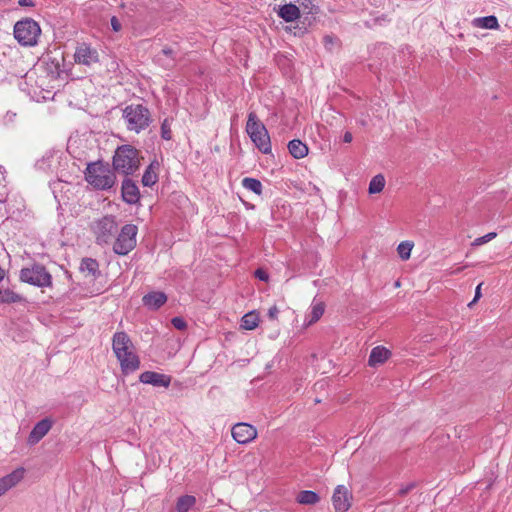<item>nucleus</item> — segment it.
<instances>
[{"mask_svg":"<svg viewBox=\"0 0 512 512\" xmlns=\"http://www.w3.org/2000/svg\"><path fill=\"white\" fill-rule=\"evenodd\" d=\"M112 350L119 361L122 374L128 375L140 368L135 346L125 332H116L113 335Z\"/></svg>","mask_w":512,"mask_h":512,"instance_id":"nucleus-1","label":"nucleus"},{"mask_svg":"<svg viewBox=\"0 0 512 512\" xmlns=\"http://www.w3.org/2000/svg\"><path fill=\"white\" fill-rule=\"evenodd\" d=\"M140 166L139 151L131 145H122L113 157L114 169L124 175L133 174Z\"/></svg>","mask_w":512,"mask_h":512,"instance_id":"nucleus-2","label":"nucleus"},{"mask_svg":"<svg viewBox=\"0 0 512 512\" xmlns=\"http://www.w3.org/2000/svg\"><path fill=\"white\" fill-rule=\"evenodd\" d=\"M85 179L95 188L107 190L115 184L116 176L108 166L102 163H91L86 168Z\"/></svg>","mask_w":512,"mask_h":512,"instance_id":"nucleus-3","label":"nucleus"},{"mask_svg":"<svg viewBox=\"0 0 512 512\" xmlns=\"http://www.w3.org/2000/svg\"><path fill=\"white\" fill-rule=\"evenodd\" d=\"M123 119L127 129L138 134L150 125L151 114L145 106L131 104L123 110Z\"/></svg>","mask_w":512,"mask_h":512,"instance_id":"nucleus-4","label":"nucleus"},{"mask_svg":"<svg viewBox=\"0 0 512 512\" xmlns=\"http://www.w3.org/2000/svg\"><path fill=\"white\" fill-rule=\"evenodd\" d=\"M13 34L20 45L31 47L38 43L41 28L37 21L26 17L15 23Z\"/></svg>","mask_w":512,"mask_h":512,"instance_id":"nucleus-5","label":"nucleus"},{"mask_svg":"<svg viewBox=\"0 0 512 512\" xmlns=\"http://www.w3.org/2000/svg\"><path fill=\"white\" fill-rule=\"evenodd\" d=\"M246 132L262 153L268 154L271 152V141L268 131L255 112H250L248 115Z\"/></svg>","mask_w":512,"mask_h":512,"instance_id":"nucleus-6","label":"nucleus"},{"mask_svg":"<svg viewBox=\"0 0 512 512\" xmlns=\"http://www.w3.org/2000/svg\"><path fill=\"white\" fill-rule=\"evenodd\" d=\"M19 278L22 282L40 288L52 286L51 274L47 271L45 266L39 263H34L29 267L22 268L20 270Z\"/></svg>","mask_w":512,"mask_h":512,"instance_id":"nucleus-7","label":"nucleus"},{"mask_svg":"<svg viewBox=\"0 0 512 512\" xmlns=\"http://www.w3.org/2000/svg\"><path fill=\"white\" fill-rule=\"evenodd\" d=\"M92 232L96 237V242L100 245L108 244L118 230L114 216H104L93 222Z\"/></svg>","mask_w":512,"mask_h":512,"instance_id":"nucleus-8","label":"nucleus"},{"mask_svg":"<svg viewBox=\"0 0 512 512\" xmlns=\"http://www.w3.org/2000/svg\"><path fill=\"white\" fill-rule=\"evenodd\" d=\"M137 227L133 224H126L122 227L116 238L113 250L118 255H126L136 246Z\"/></svg>","mask_w":512,"mask_h":512,"instance_id":"nucleus-9","label":"nucleus"},{"mask_svg":"<svg viewBox=\"0 0 512 512\" xmlns=\"http://www.w3.org/2000/svg\"><path fill=\"white\" fill-rule=\"evenodd\" d=\"M74 60L77 64L92 66L99 62V53L87 43H80L76 47Z\"/></svg>","mask_w":512,"mask_h":512,"instance_id":"nucleus-10","label":"nucleus"},{"mask_svg":"<svg viewBox=\"0 0 512 512\" xmlns=\"http://www.w3.org/2000/svg\"><path fill=\"white\" fill-rule=\"evenodd\" d=\"M232 437L239 444H247L257 437V430L248 423H237L232 428Z\"/></svg>","mask_w":512,"mask_h":512,"instance_id":"nucleus-11","label":"nucleus"},{"mask_svg":"<svg viewBox=\"0 0 512 512\" xmlns=\"http://www.w3.org/2000/svg\"><path fill=\"white\" fill-rule=\"evenodd\" d=\"M332 502L336 512H346L351 506L348 489L343 485L337 486L332 496Z\"/></svg>","mask_w":512,"mask_h":512,"instance_id":"nucleus-12","label":"nucleus"},{"mask_svg":"<svg viewBox=\"0 0 512 512\" xmlns=\"http://www.w3.org/2000/svg\"><path fill=\"white\" fill-rule=\"evenodd\" d=\"M140 382L150 384L155 387L167 388L171 383V377L154 371H145L139 377Z\"/></svg>","mask_w":512,"mask_h":512,"instance_id":"nucleus-13","label":"nucleus"},{"mask_svg":"<svg viewBox=\"0 0 512 512\" xmlns=\"http://www.w3.org/2000/svg\"><path fill=\"white\" fill-rule=\"evenodd\" d=\"M53 422L49 418H44L33 427L29 436L28 443L37 444L52 428Z\"/></svg>","mask_w":512,"mask_h":512,"instance_id":"nucleus-14","label":"nucleus"},{"mask_svg":"<svg viewBox=\"0 0 512 512\" xmlns=\"http://www.w3.org/2000/svg\"><path fill=\"white\" fill-rule=\"evenodd\" d=\"M24 472L25 471L23 468H18L10 474L2 477L0 479V496L5 494L9 489L16 486L23 479Z\"/></svg>","mask_w":512,"mask_h":512,"instance_id":"nucleus-15","label":"nucleus"},{"mask_svg":"<svg viewBox=\"0 0 512 512\" xmlns=\"http://www.w3.org/2000/svg\"><path fill=\"white\" fill-rule=\"evenodd\" d=\"M122 197L123 200L129 204H134L139 200V190L136 184L130 180L125 179L122 183Z\"/></svg>","mask_w":512,"mask_h":512,"instance_id":"nucleus-16","label":"nucleus"},{"mask_svg":"<svg viewBox=\"0 0 512 512\" xmlns=\"http://www.w3.org/2000/svg\"><path fill=\"white\" fill-rule=\"evenodd\" d=\"M160 163L157 160H153L146 168L142 176V184L147 187L153 186L158 181V171Z\"/></svg>","mask_w":512,"mask_h":512,"instance_id":"nucleus-17","label":"nucleus"},{"mask_svg":"<svg viewBox=\"0 0 512 512\" xmlns=\"http://www.w3.org/2000/svg\"><path fill=\"white\" fill-rule=\"evenodd\" d=\"M142 301L146 307L158 309L167 301V296L163 292H151L146 294Z\"/></svg>","mask_w":512,"mask_h":512,"instance_id":"nucleus-18","label":"nucleus"},{"mask_svg":"<svg viewBox=\"0 0 512 512\" xmlns=\"http://www.w3.org/2000/svg\"><path fill=\"white\" fill-rule=\"evenodd\" d=\"M278 15L286 22H293L300 17V10L294 4H285L279 8Z\"/></svg>","mask_w":512,"mask_h":512,"instance_id":"nucleus-19","label":"nucleus"},{"mask_svg":"<svg viewBox=\"0 0 512 512\" xmlns=\"http://www.w3.org/2000/svg\"><path fill=\"white\" fill-rule=\"evenodd\" d=\"M81 272L91 279H95L99 275V265L95 259L84 258L80 265Z\"/></svg>","mask_w":512,"mask_h":512,"instance_id":"nucleus-20","label":"nucleus"},{"mask_svg":"<svg viewBox=\"0 0 512 512\" xmlns=\"http://www.w3.org/2000/svg\"><path fill=\"white\" fill-rule=\"evenodd\" d=\"M390 355L389 350L382 346H377L372 349L368 363L370 366H377L379 364L384 363Z\"/></svg>","mask_w":512,"mask_h":512,"instance_id":"nucleus-21","label":"nucleus"},{"mask_svg":"<svg viewBox=\"0 0 512 512\" xmlns=\"http://www.w3.org/2000/svg\"><path fill=\"white\" fill-rule=\"evenodd\" d=\"M63 60V56L60 57H52L47 56L44 60V63L46 65V69L51 74L52 77L58 78L60 77V74L62 72L61 69V61Z\"/></svg>","mask_w":512,"mask_h":512,"instance_id":"nucleus-22","label":"nucleus"},{"mask_svg":"<svg viewBox=\"0 0 512 512\" xmlns=\"http://www.w3.org/2000/svg\"><path fill=\"white\" fill-rule=\"evenodd\" d=\"M174 55L175 51L171 47H164L156 56L158 63L165 68H171L174 66Z\"/></svg>","mask_w":512,"mask_h":512,"instance_id":"nucleus-23","label":"nucleus"},{"mask_svg":"<svg viewBox=\"0 0 512 512\" xmlns=\"http://www.w3.org/2000/svg\"><path fill=\"white\" fill-rule=\"evenodd\" d=\"M288 149L290 154L296 159H301L308 154V147L306 144L297 139L289 142Z\"/></svg>","mask_w":512,"mask_h":512,"instance_id":"nucleus-24","label":"nucleus"},{"mask_svg":"<svg viewBox=\"0 0 512 512\" xmlns=\"http://www.w3.org/2000/svg\"><path fill=\"white\" fill-rule=\"evenodd\" d=\"M472 23H473L474 27L482 28V29H498L499 28L498 20L493 15L475 18Z\"/></svg>","mask_w":512,"mask_h":512,"instance_id":"nucleus-25","label":"nucleus"},{"mask_svg":"<svg viewBox=\"0 0 512 512\" xmlns=\"http://www.w3.org/2000/svg\"><path fill=\"white\" fill-rule=\"evenodd\" d=\"M196 504V498L192 495L180 496L175 505L176 512H188Z\"/></svg>","mask_w":512,"mask_h":512,"instance_id":"nucleus-26","label":"nucleus"},{"mask_svg":"<svg viewBox=\"0 0 512 512\" xmlns=\"http://www.w3.org/2000/svg\"><path fill=\"white\" fill-rule=\"evenodd\" d=\"M297 502L303 505H314L319 502L318 494L311 490H304L298 493Z\"/></svg>","mask_w":512,"mask_h":512,"instance_id":"nucleus-27","label":"nucleus"},{"mask_svg":"<svg viewBox=\"0 0 512 512\" xmlns=\"http://www.w3.org/2000/svg\"><path fill=\"white\" fill-rule=\"evenodd\" d=\"M259 316L255 312H249L242 317L241 327L245 330H253L258 326Z\"/></svg>","mask_w":512,"mask_h":512,"instance_id":"nucleus-28","label":"nucleus"},{"mask_svg":"<svg viewBox=\"0 0 512 512\" xmlns=\"http://www.w3.org/2000/svg\"><path fill=\"white\" fill-rule=\"evenodd\" d=\"M324 313V304L321 302L313 303L311 306V311L309 312L307 318H308V324H313L317 322Z\"/></svg>","mask_w":512,"mask_h":512,"instance_id":"nucleus-29","label":"nucleus"},{"mask_svg":"<svg viewBox=\"0 0 512 512\" xmlns=\"http://www.w3.org/2000/svg\"><path fill=\"white\" fill-rule=\"evenodd\" d=\"M242 186L245 189L252 191L257 195H260L262 193V183L255 178H250V177L244 178L242 180Z\"/></svg>","mask_w":512,"mask_h":512,"instance_id":"nucleus-30","label":"nucleus"},{"mask_svg":"<svg viewBox=\"0 0 512 512\" xmlns=\"http://www.w3.org/2000/svg\"><path fill=\"white\" fill-rule=\"evenodd\" d=\"M385 186V178L383 175L378 174L374 176L369 183V193L376 194L380 193Z\"/></svg>","mask_w":512,"mask_h":512,"instance_id":"nucleus-31","label":"nucleus"},{"mask_svg":"<svg viewBox=\"0 0 512 512\" xmlns=\"http://www.w3.org/2000/svg\"><path fill=\"white\" fill-rule=\"evenodd\" d=\"M22 297L12 290H0V303H16L20 302Z\"/></svg>","mask_w":512,"mask_h":512,"instance_id":"nucleus-32","label":"nucleus"},{"mask_svg":"<svg viewBox=\"0 0 512 512\" xmlns=\"http://www.w3.org/2000/svg\"><path fill=\"white\" fill-rule=\"evenodd\" d=\"M413 249V243L410 241H403L397 247V252L402 260H408Z\"/></svg>","mask_w":512,"mask_h":512,"instance_id":"nucleus-33","label":"nucleus"},{"mask_svg":"<svg viewBox=\"0 0 512 512\" xmlns=\"http://www.w3.org/2000/svg\"><path fill=\"white\" fill-rule=\"evenodd\" d=\"M497 236V234L495 232H490L482 237H478L476 238L473 242H472V246L474 247H477V246H481L489 241H491L492 239H494L495 237Z\"/></svg>","mask_w":512,"mask_h":512,"instance_id":"nucleus-34","label":"nucleus"},{"mask_svg":"<svg viewBox=\"0 0 512 512\" xmlns=\"http://www.w3.org/2000/svg\"><path fill=\"white\" fill-rule=\"evenodd\" d=\"M161 136L165 140L172 138L171 126L168 119H165L161 124Z\"/></svg>","mask_w":512,"mask_h":512,"instance_id":"nucleus-35","label":"nucleus"},{"mask_svg":"<svg viewBox=\"0 0 512 512\" xmlns=\"http://www.w3.org/2000/svg\"><path fill=\"white\" fill-rule=\"evenodd\" d=\"M171 323L178 330H184L187 327L185 320L181 317H174Z\"/></svg>","mask_w":512,"mask_h":512,"instance_id":"nucleus-36","label":"nucleus"},{"mask_svg":"<svg viewBox=\"0 0 512 512\" xmlns=\"http://www.w3.org/2000/svg\"><path fill=\"white\" fill-rule=\"evenodd\" d=\"M111 28L115 32H119L122 29V25L116 16H113L110 20Z\"/></svg>","mask_w":512,"mask_h":512,"instance_id":"nucleus-37","label":"nucleus"},{"mask_svg":"<svg viewBox=\"0 0 512 512\" xmlns=\"http://www.w3.org/2000/svg\"><path fill=\"white\" fill-rule=\"evenodd\" d=\"M255 277L258 278L259 280L265 281V282L268 281V279H269L268 273L265 270L260 269V268L255 271Z\"/></svg>","mask_w":512,"mask_h":512,"instance_id":"nucleus-38","label":"nucleus"},{"mask_svg":"<svg viewBox=\"0 0 512 512\" xmlns=\"http://www.w3.org/2000/svg\"><path fill=\"white\" fill-rule=\"evenodd\" d=\"M414 487H415L414 483L407 484L406 486H403L399 489L398 494L401 496H404L407 493H409Z\"/></svg>","mask_w":512,"mask_h":512,"instance_id":"nucleus-39","label":"nucleus"},{"mask_svg":"<svg viewBox=\"0 0 512 512\" xmlns=\"http://www.w3.org/2000/svg\"><path fill=\"white\" fill-rule=\"evenodd\" d=\"M278 313H279V310H278L277 306L274 305L269 308L268 317L272 320H275V319H277Z\"/></svg>","mask_w":512,"mask_h":512,"instance_id":"nucleus-40","label":"nucleus"},{"mask_svg":"<svg viewBox=\"0 0 512 512\" xmlns=\"http://www.w3.org/2000/svg\"><path fill=\"white\" fill-rule=\"evenodd\" d=\"M18 4L22 7H34L35 3L33 0H18Z\"/></svg>","mask_w":512,"mask_h":512,"instance_id":"nucleus-41","label":"nucleus"},{"mask_svg":"<svg viewBox=\"0 0 512 512\" xmlns=\"http://www.w3.org/2000/svg\"><path fill=\"white\" fill-rule=\"evenodd\" d=\"M481 286H482V283H480L476 289H475V296H474V301H478L481 297Z\"/></svg>","mask_w":512,"mask_h":512,"instance_id":"nucleus-42","label":"nucleus"},{"mask_svg":"<svg viewBox=\"0 0 512 512\" xmlns=\"http://www.w3.org/2000/svg\"><path fill=\"white\" fill-rule=\"evenodd\" d=\"M353 137H352V134L350 132H346L343 136V141L345 143H350L352 141Z\"/></svg>","mask_w":512,"mask_h":512,"instance_id":"nucleus-43","label":"nucleus"},{"mask_svg":"<svg viewBox=\"0 0 512 512\" xmlns=\"http://www.w3.org/2000/svg\"><path fill=\"white\" fill-rule=\"evenodd\" d=\"M465 267H466V266H464V267H458L456 270L452 271V272H451V274L459 273V272H461Z\"/></svg>","mask_w":512,"mask_h":512,"instance_id":"nucleus-44","label":"nucleus"},{"mask_svg":"<svg viewBox=\"0 0 512 512\" xmlns=\"http://www.w3.org/2000/svg\"><path fill=\"white\" fill-rule=\"evenodd\" d=\"M324 41H325V44L327 45L328 43H332V38L330 36H326L324 38Z\"/></svg>","mask_w":512,"mask_h":512,"instance_id":"nucleus-45","label":"nucleus"},{"mask_svg":"<svg viewBox=\"0 0 512 512\" xmlns=\"http://www.w3.org/2000/svg\"><path fill=\"white\" fill-rule=\"evenodd\" d=\"M4 278V271L0 268V281Z\"/></svg>","mask_w":512,"mask_h":512,"instance_id":"nucleus-46","label":"nucleus"},{"mask_svg":"<svg viewBox=\"0 0 512 512\" xmlns=\"http://www.w3.org/2000/svg\"><path fill=\"white\" fill-rule=\"evenodd\" d=\"M477 301H474V299L468 304L469 307H471L474 303H476Z\"/></svg>","mask_w":512,"mask_h":512,"instance_id":"nucleus-47","label":"nucleus"}]
</instances>
